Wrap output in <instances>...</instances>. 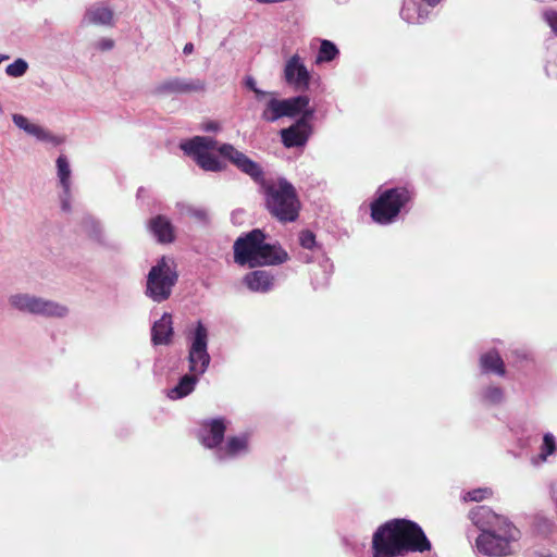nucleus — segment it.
<instances>
[{
	"instance_id": "nucleus-25",
	"label": "nucleus",
	"mask_w": 557,
	"mask_h": 557,
	"mask_svg": "<svg viewBox=\"0 0 557 557\" xmlns=\"http://www.w3.org/2000/svg\"><path fill=\"white\" fill-rule=\"evenodd\" d=\"M284 116H286L285 100L271 96L261 113V117L267 122H275Z\"/></svg>"
},
{
	"instance_id": "nucleus-44",
	"label": "nucleus",
	"mask_w": 557,
	"mask_h": 557,
	"mask_svg": "<svg viewBox=\"0 0 557 557\" xmlns=\"http://www.w3.org/2000/svg\"><path fill=\"white\" fill-rule=\"evenodd\" d=\"M9 58H10V57H9L8 54H0V63H1L2 61L8 60Z\"/></svg>"
},
{
	"instance_id": "nucleus-5",
	"label": "nucleus",
	"mask_w": 557,
	"mask_h": 557,
	"mask_svg": "<svg viewBox=\"0 0 557 557\" xmlns=\"http://www.w3.org/2000/svg\"><path fill=\"white\" fill-rule=\"evenodd\" d=\"M224 146H232L231 144H221L210 136H195L188 140L181 143V149L205 171L221 172L226 169V164L214 156L218 151L221 157L228 160L221 149Z\"/></svg>"
},
{
	"instance_id": "nucleus-3",
	"label": "nucleus",
	"mask_w": 557,
	"mask_h": 557,
	"mask_svg": "<svg viewBox=\"0 0 557 557\" xmlns=\"http://www.w3.org/2000/svg\"><path fill=\"white\" fill-rule=\"evenodd\" d=\"M430 548L431 544L422 529L405 519L391 520L380 525L372 537V557H396Z\"/></svg>"
},
{
	"instance_id": "nucleus-43",
	"label": "nucleus",
	"mask_w": 557,
	"mask_h": 557,
	"mask_svg": "<svg viewBox=\"0 0 557 557\" xmlns=\"http://www.w3.org/2000/svg\"><path fill=\"white\" fill-rule=\"evenodd\" d=\"M426 3H429L430 5H434L436 4L440 0H424Z\"/></svg>"
},
{
	"instance_id": "nucleus-10",
	"label": "nucleus",
	"mask_w": 557,
	"mask_h": 557,
	"mask_svg": "<svg viewBox=\"0 0 557 557\" xmlns=\"http://www.w3.org/2000/svg\"><path fill=\"white\" fill-rule=\"evenodd\" d=\"M226 430L225 420L222 418L206 420L200 424L198 437L200 443L208 449L218 451L224 440Z\"/></svg>"
},
{
	"instance_id": "nucleus-39",
	"label": "nucleus",
	"mask_w": 557,
	"mask_h": 557,
	"mask_svg": "<svg viewBox=\"0 0 557 557\" xmlns=\"http://www.w3.org/2000/svg\"><path fill=\"white\" fill-rule=\"evenodd\" d=\"M98 48L101 49V50H111L114 46V42L112 39H109V38H104V39H101L99 42H98Z\"/></svg>"
},
{
	"instance_id": "nucleus-26",
	"label": "nucleus",
	"mask_w": 557,
	"mask_h": 557,
	"mask_svg": "<svg viewBox=\"0 0 557 557\" xmlns=\"http://www.w3.org/2000/svg\"><path fill=\"white\" fill-rule=\"evenodd\" d=\"M55 164H57V176H58L61 188H66V189L72 188V182H71L72 170H71L70 161L66 158V156L60 154L57 158Z\"/></svg>"
},
{
	"instance_id": "nucleus-27",
	"label": "nucleus",
	"mask_w": 557,
	"mask_h": 557,
	"mask_svg": "<svg viewBox=\"0 0 557 557\" xmlns=\"http://www.w3.org/2000/svg\"><path fill=\"white\" fill-rule=\"evenodd\" d=\"M557 450V444L552 433H545L543 436V444L541 446V453L537 457L532 458L531 462L534 466H540L546 462L547 458L554 455Z\"/></svg>"
},
{
	"instance_id": "nucleus-36",
	"label": "nucleus",
	"mask_w": 557,
	"mask_h": 557,
	"mask_svg": "<svg viewBox=\"0 0 557 557\" xmlns=\"http://www.w3.org/2000/svg\"><path fill=\"white\" fill-rule=\"evenodd\" d=\"M71 196H72V188H62L61 194V209L64 212H71Z\"/></svg>"
},
{
	"instance_id": "nucleus-30",
	"label": "nucleus",
	"mask_w": 557,
	"mask_h": 557,
	"mask_svg": "<svg viewBox=\"0 0 557 557\" xmlns=\"http://www.w3.org/2000/svg\"><path fill=\"white\" fill-rule=\"evenodd\" d=\"M177 206L183 214H187L202 224L209 223V213L207 209L186 203H178Z\"/></svg>"
},
{
	"instance_id": "nucleus-29",
	"label": "nucleus",
	"mask_w": 557,
	"mask_h": 557,
	"mask_svg": "<svg viewBox=\"0 0 557 557\" xmlns=\"http://www.w3.org/2000/svg\"><path fill=\"white\" fill-rule=\"evenodd\" d=\"M338 53L339 51L337 47L332 41L323 39L321 40L320 49L315 58V63L320 64L324 62H331L338 55Z\"/></svg>"
},
{
	"instance_id": "nucleus-22",
	"label": "nucleus",
	"mask_w": 557,
	"mask_h": 557,
	"mask_svg": "<svg viewBox=\"0 0 557 557\" xmlns=\"http://www.w3.org/2000/svg\"><path fill=\"white\" fill-rule=\"evenodd\" d=\"M37 296L26 293L12 294L8 298L10 307L21 313L33 314L35 312Z\"/></svg>"
},
{
	"instance_id": "nucleus-9",
	"label": "nucleus",
	"mask_w": 557,
	"mask_h": 557,
	"mask_svg": "<svg viewBox=\"0 0 557 557\" xmlns=\"http://www.w3.org/2000/svg\"><path fill=\"white\" fill-rule=\"evenodd\" d=\"M284 78L296 90L309 88L311 75L299 54L296 53L286 61Z\"/></svg>"
},
{
	"instance_id": "nucleus-42",
	"label": "nucleus",
	"mask_w": 557,
	"mask_h": 557,
	"mask_svg": "<svg viewBox=\"0 0 557 557\" xmlns=\"http://www.w3.org/2000/svg\"><path fill=\"white\" fill-rule=\"evenodd\" d=\"M253 92H255L256 98H257L258 100H261V99H263L265 96H268V92H265V91H263V90H261V89H259V88H257Z\"/></svg>"
},
{
	"instance_id": "nucleus-28",
	"label": "nucleus",
	"mask_w": 557,
	"mask_h": 557,
	"mask_svg": "<svg viewBox=\"0 0 557 557\" xmlns=\"http://www.w3.org/2000/svg\"><path fill=\"white\" fill-rule=\"evenodd\" d=\"M83 227H84L85 233L87 234V236L90 239H92L99 244L104 243V236H103L101 225L94 218L85 216L83 219Z\"/></svg>"
},
{
	"instance_id": "nucleus-7",
	"label": "nucleus",
	"mask_w": 557,
	"mask_h": 557,
	"mask_svg": "<svg viewBox=\"0 0 557 557\" xmlns=\"http://www.w3.org/2000/svg\"><path fill=\"white\" fill-rule=\"evenodd\" d=\"M411 198L412 191L407 187L379 189L377 198L371 203V218L379 224H391Z\"/></svg>"
},
{
	"instance_id": "nucleus-38",
	"label": "nucleus",
	"mask_w": 557,
	"mask_h": 557,
	"mask_svg": "<svg viewBox=\"0 0 557 557\" xmlns=\"http://www.w3.org/2000/svg\"><path fill=\"white\" fill-rule=\"evenodd\" d=\"M537 528L539 529L544 528L547 531H552L555 528V525L552 520L542 517V518H539V520H537Z\"/></svg>"
},
{
	"instance_id": "nucleus-16",
	"label": "nucleus",
	"mask_w": 557,
	"mask_h": 557,
	"mask_svg": "<svg viewBox=\"0 0 557 557\" xmlns=\"http://www.w3.org/2000/svg\"><path fill=\"white\" fill-rule=\"evenodd\" d=\"M173 336L172 315L164 312L161 318L156 321L151 329V342L154 346L169 345Z\"/></svg>"
},
{
	"instance_id": "nucleus-1",
	"label": "nucleus",
	"mask_w": 557,
	"mask_h": 557,
	"mask_svg": "<svg viewBox=\"0 0 557 557\" xmlns=\"http://www.w3.org/2000/svg\"><path fill=\"white\" fill-rule=\"evenodd\" d=\"M221 152L240 172L260 185L269 212L281 222H294L298 218L300 201L295 187L284 177L267 183L259 163L251 160L234 146H224Z\"/></svg>"
},
{
	"instance_id": "nucleus-33",
	"label": "nucleus",
	"mask_w": 557,
	"mask_h": 557,
	"mask_svg": "<svg viewBox=\"0 0 557 557\" xmlns=\"http://www.w3.org/2000/svg\"><path fill=\"white\" fill-rule=\"evenodd\" d=\"M492 495V491L487 487H479L467 492L462 499L465 502H481L488 498Z\"/></svg>"
},
{
	"instance_id": "nucleus-41",
	"label": "nucleus",
	"mask_w": 557,
	"mask_h": 557,
	"mask_svg": "<svg viewBox=\"0 0 557 557\" xmlns=\"http://www.w3.org/2000/svg\"><path fill=\"white\" fill-rule=\"evenodd\" d=\"M193 51H194V45L191 42H187L183 49L184 54H190Z\"/></svg>"
},
{
	"instance_id": "nucleus-31",
	"label": "nucleus",
	"mask_w": 557,
	"mask_h": 557,
	"mask_svg": "<svg viewBox=\"0 0 557 557\" xmlns=\"http://www.w3.org/2000/svg\"><path fill=\"white\" fill-rule=\"evenodd\" d=\"M504 391L498 386H487L481 394L482 400L487 405H499L504 400Z\"/></svg>"
},
{
	"instance_id": "nucleus-17",
	"label": "nucleus",
	"mask_w": 557,
	"mask_h": 557,
	"mask_svg": "<svg viewBox=\"0 0 557 557\" xmlns=\"http://www.w3.org/2000/svg\"><path fill=\"white\" fill-rule=\"evenodd\" d=\"M243 282L253 293H267L272 289L274 277L267 271L256 270L246 274Z\"/></svg>"
},
{
	"instance_id": "nucleus-35",
	"label": "nucleus",
	"mask_w": 557,
	"mask_h": 557,
	"mask_svg": "<svg viewBox=\"0 0 557 557\" xmlns=\"http://www.w3.org/2000/svg\"><path fill=\"white\" fill-rule=\"evenodd\" d=\"M543 17L550 27L552 32L557 36V12L554 10H546Z\"/></svg>"
},
{
	"instance_id": "nucleus-20",
	"label": "nucleus",
	"mask_w": 557,
	"mask_h": 557,
	"mask_svg": "<svg viewBox=\"0 0 557 557\" xmlns=\"http://www.w3.org/2000/svg\"><path fill=\"white\" fill-rule=\"evenodd\" d=\"M12 121L20 129L26 134L34 136L38 140L54 141V137L50 135L44 127L38 124L32 123L26 116L22 114H13Z\"/></svg>"
},
{
	"instance_id": "nucleus-21",
	"label": "nucleus",
	"mask_w": 557,
	"mask_h": 557,
	"mask_svg": "<svg viewBox=\"0 0 557 557\" xmlns=\"http://www.w3.org/2000/svg\"><path fill=\"white\" fill-rule=\"evenodd\" d=\"M480 369L483 373L506 374L505 363L496 350H490L480 357Z\"/></svg>"
},
{
	"instance_id": "nucleus-11",
	"label": "nucleus",
	"mask_w": 557,
	"mask_h": 557,
	"mask_svg": "<svg viewBox=\"0 0 557 557\" xmlns=\"http://www.w3.org/2000/svg\"><path fill=\"white\" fill-rule=\"evenodd\" d=\"M206 83L200 79H184L180 77L170 78L157 85L153 94L157 96H169L178 94H189L195 91H205Z\"/></svg>"
},
{
	"instance_id": "nucleus-13",
	"label": "nucleus",
	"mask_w": 557,
	"mask_h": 557,
	"mask_svg": "<svg viewBox=\"0 0 557 557\" xmlns=\"http://www.w3.org/2000/svg\"><path fill=\"white\" fill-rule=\"evenodd\" d=\"M249 437L247 434H239L227 438L225 444H222L218 451H215V458L220 461L237 458L248 451Z\"/></svg>"
},
{
	"instance_id": "nucleus-12",
	"label": "nucleus",
	"mask_w": 557,
	"mask_h": 557,
	"mask_svg": "<svg viewBox=\"0 0 557 557\" xmlns=\"http://www.w3.org/2000/svg\"><path fill=\"white\" fill-rule=\"evenodd\" d=\"M312 133L308 121H298L281 131L282 143L286 148L304 147Z\"/></svg>"
},
{
	"instance_id": "nucleus-8",
	"label": "nucleus",
	"mask_w": 557,
	"mask_h": 557,
	"mask_svg": "<svg viewBox=\"0 0 557 557\" xmlns=\"http://www.w3.org/2000/svg\"><path fill=\"white\" fill-rule=\"evenodd\" d=\"M209 333L201 321H197L190 335L188 336V364L189 372L201 376L209 368L211 358L208 352Z\"/></svg>"
},
{
	"instance_id": "nucleus-18",
	"label": "nucleus",
	"mask_w": 557,
	"mask_h": 557,
	"mask_svg": "<svg viewBox=\"0 0 557 557\" xmlns=\"http://www.w3.org/2000/svg\"><path fill=\"white\" fill-rule=\"evenodd\" d=\"M67 314L69 308L65 305L37 296L34 315L64 318Z\"/></svg>"
},
{
	"instance_id": "nucleus-19",
	"label": "nucleus",
	"mask_w": 557,
	"mask_h": 557,
	"mask_svg": "<svg viewBox=\"0 0 557 557\" xmlns=\"http://www.w3.org/2000/svg\"><path fill=\"white\" fill-rule=\"evenodd\" d=\"M199 376L189 372L183 375L178 383L165 391V395L171 400L182 399L191 394L198 383Z\"/></svg>"
},
{
	"instance_id": "nucleus-23",
	"label": "nucleus",
	"mask_w": 557,
	"mask_h": 557,
	"mask_svg": "<svg viewBox=\"0 0 557 557\" xmlns=\"http://www.w3.org/2000/svg\"><path fill=\"white\" fill-rule=\"evenodd\" d=\"M84 23L111 26L113 23V12L107 7H92L84 15Z\"/></svg>"
},
{
	"instance_id": "nucleus-32",
	"label": "nucleus",
	"mask_w": 557,
	"mask_h": 557,
	"mask_svg": "<svg viewBox=\"0 0 557 557\" xmlns=\"http://www.w3.org/2000/svg\"><path fill=\"white\" fill-rule=\"evenodd\" d=\"M27 69L28 63L24 59L18 58L7 66L5 73L11 77H21L26 73Z\"/></svg>"
},
{
	"instance_id": "nucleus-34",
	"label": "nucleus",
	"mask_w": 557,
	"mask_h": 557,
	"mask_svg": "<svg viewBox=\"0 0 557 557\" xmlns=\"http://www.w3.org/2000/svg\"><path fill=\"white\" fill-rule=\"evenodd\" d=\"M299 243H300L301 247L309 249V250H313L319 247L317 244V240H315V235L312 232L307 231V230L300 232Z\"/></svg>"
},
{
	"instance_id": "nucleus-15",
	"label": "nucleus",
	"mask_w": 557,
	"mask_h": 557,
	"mask_svg": "<svg viewBox=\"0 0 557 557\" xmlns=\"http://www.w3.org/2000/svg\"><path fill=\"white\" fill-rule=\"evenodd\" d=\"M285 100L286 116H300L299 121H308L314 116L315 109L310 106L308 96H296Z\"/></svg>"
},
{
	"instance_id": "nucleus-6",
	"label": "nucleus",
	"mask_w": 557,
	"mask_h": 557,
	"mask_svg": "<svg viewBox=\"0 0 557 557\" xmlns=\"http://www.w3.org/2000/svg\"><path fill=\"white\" fill-rule=\"evenodd\" d=\"M178 278L176 263L170 257H161L149 270L146 282V296L154 302L166 300Z\"/></svg>"
},
{
	"instance_id": "nucleus-37",
	"label": "nucleus",
	"mask_w": 557,
	"mask_h": 557,
	"mask_svg": "<svg viewBox=\"0 0 557 557\" xmlns=\"http://www.w3.org/2000/svg\"><path fill=\"white\" fill-rule=\"evenodd\" d=\"M202 131L205 132H213V133H216L221 129V126L218 122L215 121H208V122H205L201 126Z\"/></svg>"
},
{
	"instance_id": "nucleus-4",
	"label": "nucleus",
	"mask_w": 557,
	"mask_h": 557,
	"mask_svg": "<svg viewBox=\"0 0 557 557\" xmlns=\"http://www.w3.org/2000/svg\"><path fill=\"white\" fill-rule=\"evenodd\" d=\"M265 238L267 235L259 228L239 236L233 245L235 263L242 267L259 268L286 262L287 251L277 243H267Z\"/></svg>"
},
{
	"instance_id": "nucleus-2",
	"label": "nucleus",
	"mask_w": 557,
	"mask_h": 557,
	"mask_svg": "<svg viewBox=\"0 0 557 557\" xmlns=\"http://www.w3.org/2000/svg\"><path fill=\"white\" fill-rule=\"evenodd\" d=\"M469 519L480 531L474 548L482 557H508L520 536L519 529L507 517L488 506H476L469 511Z\"/></svg>"
},
{
	"instance_id": "nucleus-40",
	"label": "nucleus",
	"mask_w": 557,
	"mask_h": 557,
	"mask_svg": "<svg viewBox=\"0 0 557 557\" xmlns=\"http://www.w3.org/2000/svg\"><path fill=\"white\" fill-rule=\"evenodd\" d=\"M245 86L251 91H255L258 88L257 82L252 76L245 77Z\"/></svg>"
},
{
	"instance_id": "nucleus-14",
	"label": "nucleus",
	"mask_w": 557,
	"mask_h": 557,
	"mask_svg": "<svg viewBox=\"0 0 557 557\" xmlns=\"http://www.w3.org/2000/svg\"><path fill=\"white\" fill-rule=\"evenodd\" d=\"M148 228L160 244H171L175 240V228L165 215H157L150 219Z\"/></svg>"
},
{
	"instance_id": "nucleus-24",
	"label": "nucleus",
	"mask_w": 557,
	"mask_h": 557,
	"mask_svg": "<svg viewBox=\"0 0 557 557\" xmlns=\"http://www.w3.org/2000/svg\"><path fill=\"white\" fill-rule=\"evenodd\" d=\"M400 15L407 23L417 24L425 20L428 12L421 9L417 0H404Z\"/></svg>"
}]
</instances>
